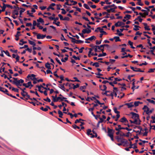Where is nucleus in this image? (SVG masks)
<instances>
[{"label": "nucleus", "mask_w": 155, "mask_h": 155, "mask_svg": "<svg viewBox=\"0 0 155 155\" xmlns=\"http://www.w3.org/2000/svg\"><path fill=\"white\" fill-rule=\"evenodd\" d=\"M21 94L25 98L27 95V93L25 91H23L21 92Z\"/></svg>", "instance_id": "e433bc0d"}, {"label": "nucleus", "mask_w": 155, "mask_h": 155, "mask_svg": "<svg viewBox=\"0 0 155 155\" xmlns=\"http://www.w3.org/2000/svg\"><path fill=\"white\" fill-rule=\"evenodd\" d=\"M13 79L14 80L13 84L15 85L18 87L19 88V86H21L24 82L23 79H18L17 78H13Z\"/></svg>", "instance_id": "f03ea898"}, {"label": "nucleus", "mask_w": 155, "mask_h": 155, "mask_svg": "<svg viewBox=\"0 0 155 155\" xmlns=\"http://www.w3.org/2000/svg\"><path fill=\"white\" fill-rule=\"evenodd\" d=\"M123 143L124 144H123L124 146H127V145H128V143L127 141V140L125 141L124 140V142Z\"/></svg>", "instance_id": "774afa93"}, {"label": "nucleus", "mask_w": 155, "mask_h": 155, "mask_svg": "<svg viewBox=\"0 0 155 155\" xmlns=\"http://www.w3.org/2000/svg\"><path fill=\"white\" fill-rule=\"evenodd\" d=\"M124 23L123 22L121 21H118L115 24V25L117 27L120 26H123L124 25Z\"/></svg>", "instance_id": "9d476101"}, {"label": "nucleus", "mask_w": 155, "mask_h": 155, "mask_svg": "<svg viewBox=\"0 0 155 155\" xmlns=\"http://www.w3.org/2000/svg\"><path fill=\"white\" fill-rule=\"evenodd\" d=\"M137 48H141V49H145V48H143V46L141 44H140V45H137Z\"/></svg>", "instance_id": "0e129e2a"}, {"label": "nucleus", "mask_w": 155, "mask_h": 155, "mask_svg": "<svg viewBox=\"0 0 155 155\" xmlns=\"http://www.w3.org/2000/svg\"><path fill=\"white\" fill-rule=\"evenodd\" d=\"M61 10L62 11L61 12V13L62 14H66V12L65 10H64V8H62L61 9Z\"/></svg>", "instance_id": "338daca9"}, {"label": "nucleus", "mask_w": 155, "mask_h": 155, "mask_svg": "<svg viewBox=\"0 0 155 155\" xmlns=\"http://www.w3.org/2000/svg\"><path fill=\"white\" fill-rule=\"evenodd\" d=\"M37 21L38 22H39L43 24L44 22L43 19L41 18H39L37 20Z\"/></svg>", "instance_id": "cd10ccee"}, {"label": "nucleus", "mask_w": 155, "mask_h": 155, "mask_svg": "<svg viewBox=\"0 0 155 155\" xmlns=\"http://www.w3.org/2000/svg\"><path fill=\"white\" fill-rule=\"evenodd\" d=\"M46 107L44 108L43 107H41L40 108V109L41 110L44 111H47L48 110V108L50 110L51 109L50 107L48 106H46Z\"/></svg>", "instance_id": "dca6fc26"}, {"label": "nucleus", "mask_w": 155, "mask_h": 155, "mask_svg": "<svg viewBox=\"0 0 155 155\" xmlns=\"http://www.w3.org/2000/svg\"><path fill=\"white\" fill-rule=\"evenodd\" d=\"M124 105L127 106L128 108H131L134 106L133 102L126 103L124 104Z\"/></svg>", "instance_id": "ddd939ff"}, {"label": "nucleus", "mask_w": 155, "mask_h": 155, "mask_svg": "<svg viewBox=\"0 0 155 155\" xmlns=\"http://www.w3.org/2000/svg\"><path fill=\"white\" fill-rule=\"evenodd\" d=\"M20 32L18 31L17 32V34L16 35H15V37H16V38L15 39V40L16 41H18L19 39V36L20 35L19 34L20 33Z\"/></svg>", "instance_id": "aec40b11"}, {"label": "nucleus", "mask_w": 155, "mask_h": 155, "mask_svg": "<svg viewBox=\"0 0 155 155\" xmlns=\"http://www.w3.org/2000/svg\"><path fill=\"white\" fill-rule=\"evenodd\" d=\"M58 114L59 115V117L60 118H62V116L63 114L62 112L60 110H59L58 111Z\"/></svg>", "instance_id": "a878e982"}, {"label": "nucleus", "mask_w": 155, "mask_h": 155, "mask_svg": "<svg viewBox=\"0 0 155 155\" xmlns=\"http://www.w3.org/2000/svg\"><path fill=\"white\" fill-rule=\"evenodd\" d=\"M72 85L73 86V87L74 89L77 88L78 87H79V84H77L76 85H74V84H72Z\"/></svg>", "instance_id": "58836bf2"}, {"label": "nucleus", "mask_w": 155, "mask_h": 155, "mask_svg": "<svg viewBox=\"0 0 155 155\" xmlns=\"http://www.w3.org/2000/svg\"><path fill=\"white\" fill-rule=\"evenodd\" d=\"M148 15V12H145L143 13L142 15V17L145 18L146 16L147 15Z\"/></svg>", "instance_id": "5fc2aeb1"}, {"label": "nucleus", "mask_w": 155, "mask_h": 155, "mask_svg": "<svg viewBox=\"0 0 155 155\" xmlns=\"http://www.w3.org/2000/svg\"><path fill=\"white\" fill-rule=\"evenodd\" d=\"M104 46H107V48H108L109 47V45L107 44H104V45H101L100 46H97L98 48L100 49V48H104Z\"/></svg>", "instance_id": "412c9836"}, {"label": "nucleus", "mask_w": 155, "mask_h": 155, "mask_svg": "<svg viewBox=\"0 0 155 155\" xmlns=\"http://www.w3.org/2000/svg\"><path fill=\"white\" fill-rule=\"evenodd\" d=\"M130 68L132 70L134 71L135 72H144V71L141 70L140 69V68H137L136 67H133L130 66Z\"/></svg>", "instance_id": "39448f33"}, {"label": "nucleus", "mask_w": 155, "mask_h": 155, "mask_svg": "<svg viewBox=\"0 0 155 155\" xmlns=\"http://www.w3.org/2000/svg\"><path fill=\"white\" fill-rule=\"evenodd\" d=\"M117 126L118 127H115V130H119L124 129L123 127H121V125H118Z\"/></svg>", "instance_id": "4be33fe9"}, {"label": "nucleus", "mask_w": 155, "mask_h": 155, "mask_svg": "<svg viewBox=\"0 0 155 155\" xmlns=\"http://www.w3.org/2000/svg\"><path fill=\"white\" fill-rule=\"evenodd\" d=\"M75 129L77 128L78 129H80V128L79 126H77L76 124H74L72 126Z\"/></svg>", "instance_id": "864d4df0"}, {"label": "nucleus", "mask_w": 155, "mask_h": 155, "mask_svg": "<svg viewBox=\"0 0 155 155\" xmlns=\"http://www.w3.org/2000/svg\"><path fill=\"white\" fill-rule=\"evenodd\" d=\"M154 70H155V68L153 69H150L149 70V71H148V73H151L153 72H154Z\"/></svg>", "instance_id": "680f3d73"}, {"label": "nucleus", "mask_w": 155, "mask_h": 155, "mask_svg": "<svg viewBox=\"0 0 155 155\" xmlns=\"http://www.w3.org/2000/svg\"><path fill=\"white\" fill-rule=\"evenodd\" d=\"M37 27L39 28L40 29H42L43 28V27L41 25H40V23H38L37 24Z\"/></svg>", "instance_id": "bf43d9fd"}, {"label": "nucleus", "mask_w": 155, "mask_h": 155, "mask_svg": "<svg viewBox=\"0 0 155 155\" xmlns=\"http://www.w3.org/2000/svg\"><path fill=\"white\" fill-rule=\"evenodd\" d=\"M143 24L144 26V28L145 30L147 31H149L150 30V28H149V26L147 25V23H143Z\"/></svg>", "instance_id": "4468645a"}, {"label": "nucleus", "mask_w": 155, "mask_h": 155, "mask_svg": "<svg viewBox=\"0 0 155 155\" xmlns=\"http://www.w3.org/2000/svg\"><path fill=\"white\" fill-rule=\"evenodd\" d=\"M84 120L81 119H77L75 121L74 123L75 124H77V123L81 122V121H83Z\"/></svg>", "instance_id": "49530a36"}, {"label": "nucleus", "mask_w": 155, "mask_h": 155, "mask_svg": "<svg viewBox=\"0 0 155 155\" xmlns=\"http://www.w3.org/2000/svg\"><path fill=\"white\" fill-rule=\"evenodd\" d=\"M146 107L147 108V110L146 111V113L147 114H150L152 112V110H150L149 108L147 107L146 106H144L143 109L144 108Z\"/></svg>", "instance_id": "f3484780"}, {"label": "nucleus", "mask_w": 155, "mask_h": 155, "mask_svg": "<svg viewBox=\"0 0 155 155\" xmlns=\"http://www.w3.org/2000/svg\"><path fill=\"white\" fill-rule=\"evenodd\" d=\"M114 112L117 114H120V112L117 111V109L116 107H114Z\"/></svg>", "instance_id": "4c0bfd02"}, {"label": "nucleus", "mask_w": 155, "mask_h": 155, "mask_svg": "<svg viewBox=\"0 0 155 155\" xmlns=\"http://www.w3.org/2000/svg\"><path fill=\"white\" fill-rule=\"evenodd\" d=\"M27 14L28 15L30 16L33 17H34V16L33 15L32 13H30L29 11H27Z\"/></svg>", "instance_id": "de8ad7c7"}, {"label": "nucleus", "mask_w": 155, "mask_h": 155, "mask_svg": "<svg viewBox=\"0 0 155 155\" xmlns=\"http://www.w3.org/2000/svg\"><path fill=\"white\" fill-rule=\"evenodd\" d=\"M147 100L149 102L151 103H152L154 104H155V102L154 101H153V100H151L150 99H147Z\"/></svg>", "instance_id": "8fccbe9b"}, {"label": "nucleus", "mask_w": 155, "mask_h": 155, "mask_svg": "<svg viewBox=\"0 0 155 155\" xmlns=\"http://www.w3.org/2000/svg\"><path fill=\"white\" fill-rule=\"evenodd\" d=\"M131 17V16L129 15H126L124 17V19H130Z\"/></svg>", "instance_id": "72a5a7b5"}, {"label": "nucleus", "mask_w": 155, "mask_h": 155, "mask_svg": "<svg viewBox=\"0 0 155 155\" xmlns=\"http://www.w3.org/2000/svg\"><path fill=\"white\" fill-rule=\"evenodd\" d=\"M13 14L18 15V12L17 10H15L13 12Z\"/></svg>", "instance_id": "4d7b16f0"}, {"label": "nucleus", "mask_w": 155, "mask_h": 155, "mask_svg": "<svg viewBox=\"0 0 155 155\" xmlns=\"http://www.w3.org/2000/svg\"><path fill=\"white\" fill-rule=\"evenodd\" d=\"M3 51L5 53V54H6L8 56H11L10 55L8 51H4L3 50Z\"/></svg>", "instance_id": "3c124183"}, {"label": "nucleus", "mask_w": 155, "mask_h": 155, "mask_svg": "<svg viewBox=\"0 0 155 155\" xmlns=\"http://www.w3.org/2000/svg\"><path fill=\"white\" fill-rule=\"evenodd\" d=\"M138 1L137 3V4L140 5V6H143V4L141 2V0H137Z\"/></svg>", "instance_id": "f704fd0d"}, {"label": "nucleus", "mask_w": 155, "mask_h": 155, "mask_svg": "<svg viewBox=\"0 0 155 155\" xmlns=\"http://www.w3.org/2000/svg\"><path fill=\"white\" fill-rule=\"evenodd\" d=\"M93 48L94 49L95 52H97L98 51L97 49L98 48L97 46H94Z\"/></svg>", "instance_id": "13d9d810"}, {"label": "nucleus", "mask_w": 155, "mask_h": 155, "mask_svg": "<svg viewBox=\"0 0 155 155\" xmlns=\"http://www.w3.org/2000/svg\"><path fill=\"white\" fill-rule=\"evenodd\" d=\"M84 7L87 9L90 10V8L86 4H84Z\"/></svg>", "instance_id": "a18cd8bd"}, {"label": "nucleus", "mask_w": 155, "mask_h": 155, "mask_svg": "<svg viewBox=\"0 0 155 155\" xmlns=\"http://www.w3.org/2000/svg\"><path fill=\"white\" fill-rule=\"evenodd\" d=\"M51 97L52 98L54 102H57L59 101L58 100V97L56 98L54 96H52Z\"/></svg>", "instance_id": "bb28decb"}, {"label": "nucleus", "mask_w": 155, "mask_h": 155, "mask_svg": "<svg viewBox=\"0 0 155 155\" xmlns=\"http://www.w3.org/2000/svg\"><path fill=\"white\" fill-rule=\"evenodd\" d=\"M119 122L121 123H128V121L126 118L125 117H123L121 118L119 121Z\"/></svg>", "instance_id": "9b49d317"}, {"label": "nucleus", "mask_w": 155, "mask_h": 155, "mask_svg": "<svg viewBox=\"0 0 155 155\" xmlns=\"http://www.w3.org/2000/svg\"><path fill=\"white\" fill-rule=\"evenodd\" d=\"M100 89L102 91H105L107 89V87L105 85L102 86L100 85L99 86Z\"/></svg>", "instance_id": "6ab92c4d"}, {"label": "nucleus", "mask_w": 155, "mask_h": 155, "mask_svg": "<svg viewBox=\"0 0 155 155\" xmlns=\"http://www.w3.org/2000/svg\"><path fill=\"white\" fill-rule=\"evenodd\" d=\"M130 114L132 115V118L134 120L135 122L138 123V125L140 124L141 121L140 120L139 115L133 112H131Z\"/></svg>", "instance_id": "f257e3e1"}, {"label": "nucleus", "mask_w": 155, "mask_h": 155, "mask_svg": "<svg viewBox=\"0 0 155 155\" xmlns=\"http://www.w3.org/2000/svg\"><path fill=\"white\" fill-rule=\"evenodd\" d=\"M82 32L83 34H89L91 32V29H83Z\"/></svg>", "instance_id": "f8f14e48"}, {"label": "nucleus", "mask_w": 155, "mask_h": 155, "mask_svg": "<svg viewBox=\"0 0 155 155\" xmlns=\"http://www.w3.org/2000/svg\"><path fill=\"white\" fill-rule=\"evenodd\" d=\"M116 138L118 142H120L122 143L124 142L125 140L122 138H121L119 136H117L116 137Z\"/></svg>", "instance_id": "6e6552de"}, {"label": "nucleus", "mask_w": 155, "mask_h": 155, "mask_svg": "<svg viewBox=\"0 0 155 155\" xmlns=\"http://www.w3.org/2000/svg\"><path fill=\"white\" fill-rule=\"evenodd\" d=\"M84 42V41L80 40H76V44H79L80 43H83Z\"/></svg>", "instance_id": "e2e57ef3"}, {"label": "nucleus", "mask_w": 155, "mask_h": 155, "mask_svg": "<svg viewBox=\"0 0 155 155\" xmlns=\"http://www.w3.org/2000/svg\"><path fill=\"white\" fill-rule=\"evenodd\" d=\"M20 9L21 10L20 11V15H21L22 13L24 12V11L25 10V9L22 8H20Z\"/></svg>", "instance_id": "c03bdc74"}, {"label": "nucleus", "mask_w": 155, "mask_h": 155, "mask_svg": "<svg viewBox=\"0 0 155 155\" xmlns=\"http://www.w3.org/2000/svg\"><path fill=\"white\" fill-rule=\"evenodd\" d=\"M45 67L49 69H51L50 64L48 63H47L45 64Z\"/></svg>", "instance_id": "2f4dec72"}, {"label": "nucleus", "mask_w": 155, "mask_h": 155, "mask_svg": "<svg viewBox=\"0 0 155 155\" xmlns=\"http://www.w3.org/2000/svg\"><path fill=\"white\" fill-rule=\"evenodd\" d=\"M114 38L115 39V41L116 42L120 41V38L119 37L115 36L114 37Z\"/></svg>", "instance_id": "473e14b6"}, {"label": "nucleus", "mask_w": 155, "mask_h": 155, "mask_svg": "<svg viewBox=\"0 0 155 155\" xmlns=\"http://www.w3.org/2000/svg\"><path fill=\"white\" fill-rule=\"evenodd\" d=\"M139 103H140V102L139 101L135 102L134 104H133L134 106L135 107L138 106L139 105Z\"/></svg>", "instance_id": "09e8293b"}, {"label": "nucleus", "mask_w": 155, "mask_h": 155, "mask_svg": "<svg viewBox=\"0 0 155 155\" xmlns=\"http://www.w3.org/2000/svg\"><path fill=\"white\" fill-rule=\"evenodd\" d=\"M0 91L5 94L8 92V91L7 90L1 86H0Z\"/></svg>", "instance_id": "2eb2a0df"}, {"label": "nucleus", "mask_w": 155, "mask_h": 155, "mask_svg": "<svg viewBox=\"0 0 155 155\" xmlns=\"http://www.w3.org/2000/svg\"><path fill=\"white\" fill-rule=\"evenodd\" d=\"M96 38V37L94 36H93L91 37L90 38H89L87 39H86V40H89L91 41H92L93 39H95Z\"/></svg>", "instance_id": "393cba45"}, {"label": "nucleus", "mask_w": 155, "mask_h": 155, "mask_svg": "<svg viewBox=\"0 0 155 155\" xmlns=\"http://www.w3.org/2000/svg\"><path fill=\"white\" fill-rule=\"evenodd\" d=\"M92 65L93 66H95L96 67H99V63L97 62H96L92 64Z\"/></svg>", "instance_id": "79ce46f5"}, {"label": "nucleus", "mask_w": 155, "mask_h": 155, "mask_svg": "<svg viewBox=\"0 0 155 155\" xmlns=\"http://www.w3.org/2000/svg\"><path fill=\"white\" fill-rule=\"evenodd\" d=\"M120 114H117L116 118L114 119L115 121H117L118 120V119L120 118Z\"/></svg>", "instance_id": "ea45409f"}, {"label": "nucleus", "mask_w": 155, "mask_h": 155, "mask_svg": "<svg viewBox=\"0 0 155 155\" xmlns=\"http://www.w3.org/2000/svg\"><path fill=\"white\" fill-rule=\"evenodd\" d=\"M92 131L91 129H88L87 130L86 134L87 135L91 138H93L95 137L94 135L91 133Z\"/></svg>", "instance_id": "20e7f679"}, {"label": "nucleus", "mask_w": 155, "mask_h": 155, "mask_svg": "<svg viewBox=\"0 0 155 155\" xmlns=\"http://www.w3.org/2000/svg\"><path fill=\"white\" fill-rule=\"evenodd\" d=\"M29 43L31 45H32L33 46H35L36 45L35 43L33 41H32L29 40L28 41Z\"/></svg>", "instance_id": "7c9ffc66"}, {"label": "nucleus", "mask_w": 155, "mask_h": 155, "mask_svg": "<svg viewBox=\"0 0 155 155\" xmlns=\"http://www.w3.org/2000/svg\"><path fill=\"white\" fill-rule=\"evenodd\" d=\"M46 37L45 35H41L40 34H38L37 35V38L38 39H43Z\"/></svg>", "instance_id": "1a4fd4ad"}, {"label": "nucleus", "mask_w": 155, "mask_h": 155, "mask_svg": "<svg viewBox=\"0 0 155 155\" xmlns=\"http://www.w3.org/2000/svg\"><path fill=\"white\" fill-rule=\"evenodd\" d=\"M135 20H138L140 22H141L143 19L141 18V16H138L137 18L135 19Z\"/></svg>", "instance_id": "37998d69"}, {"label": "nucleus", "mask_w": 155, "mask_h": 155, "mask_svg": "<svg viewBox=\"0 0 155 155\" xmlns=\"http://www.w3.org/2000/svg\"><path fill=\"white\" fill-rule=\"evenodd\" d=\"M107 130L108 136L110 138L111 140L113 141L114 140V131L112 129H111L109 127L107 128Z\"/></svg>", "instance_id": "7ed1b4c3"}, {"label": "nucleus", "mask_w": 155, "mask_h": 155, "mask_svg": "<svg viewBox=\"0 0 155 155\" xmlns=\"http://www.w3.org/2000/svg\"><path fill=\"white\" fill-rule=\"evenodd\" d=\"M58 17H59L60 19L61 20H64V18H63V16L61 14H59L58 15Z\"/></svg>", "instance_id": "69168bd1"}, {"label": "nucleus", "mask_w": 155, "mask_h": 155, "mask_svg": "<svg viewBox=\"0 0 155 155\" xmlns=\"http://www.w3.org/2000/svg\"><path fill=\"white\" fill-rule=\"evenodd\" d=\"M12 57L13 58H15L16 59L17 61H19V56L18 55H16L15 54H12Z\"/></svg>", "instance_id": "a211bd4d"}, {"label": "nucleus", "mask_w": 155, "mask_h": 155, "mask_svg": "<svg viewBox=\"0 0 155 155\" xmlns=\"http://www.w3.org/2000/svg\"><path fill=\"white\" fill-rule=\"evenodd\" d=\"M3 6H2L1 5H0V7L2 8V11L3 12H4L5 11L6 7L5 6V4L4 3H3Z\"/></svg>", "instance_id": "5701e85b"}, {"label": "nucleus", "mask_w": 155, "mask_h": 155, "mask_svg": "<svg viewBox=\"0 0 155 155\" xmlns=\"http://www.w3.org/2000/svg\"><path fill=\"white\" fill-rule=\"evenodd\" d=\"M35 75L33 74H28L27 76V78H30V79L32 80H37V79L35 77Z\"/></svg>", "instance_id": "423d86ee"}, {"label": "nucleus", "mask_w": 155, "mask_h": 155, "mask_svg": "<svg viewBox=\"0 0 155 155\" xmlns=\"http://www.w3.org/2000/svg\"><path fill=\"white\" fill-rule=\"evenodd\" d=\"M55 5L56 4L55 3H53L50 4L49 7H50L51 8H52V9H51L54 10V8L53 7L55 6Z\"/></svg>", "instance_id": "a19ab883"}, {"label": "nucleus", "mask_w": 155, "mask_h": 155, "mask_svg": "<svg viewBox=\"0 0 155 155\" xmlns=\"http://www.w3.org/2000/svg\"><path fill=\"white\" fill-rule=\"evenodd\" d=\"M57 97L58 99V101H64V99H66V97Z\"/></svg>", "instance_id": "b1692460"}, {"label": "nucleus", "mask_w": 155, "mask_h": 155, "mask_svg": "<svg viewBox=\"0 0 155 155\" xmlns=\"http://www.w3.org/2000/svg\"><path fill=\"white\" fill-rule=\"evenodd\" d=\"M25 98L26 100L29 99L30 100L32 101V99L30 98V96L29 95H28V94H27Z\"/></svg>", "instance_id": "603ef678"}, {"label": "nucleus", "mask_w": 155, "mask_h": 155, "mask_svg": "<svg viewBox=\"0 0 155 155\" xmlns=\"http://www.w3.org/2000/svg\"><path fill=\"white\" fill-rule=\"evenodd\" d=\"M107 11L108 13H110V12H114L115 11L114 8H111L110 9H107Z\"/></svg>", "instance_id": "c85d7f7f"}, {"label": "nucleus", "mask_w": 155, "mask_h": 155, "mask_svg": "<svg viewBox=\"0 0 155 155\" xmlns=\"http://www.w3.org/2000/svg\"><path fill=\"white\" fill-rule=\"evenodd\" d=\"M69 38L70 39H71V42H72L76 43V39L75 38L71 37H70Z\"/></svg>", "instance_id": "052dcab7"}, {"label": "nucleus", "mask_w": 155, "mask_h": 155, "mask_svg": "<svg viewBox=\"0 0 155 155\" xmlns=\"http://www.w3.org/2000/svg\"><path fill=\"white\" fill-rule=\"evenodd\" d=\"M106 55H107V54H106V53L103 52L102 54H99L98 55V57H101L104 56H106Z\"/></svg>", "instance_id": "c9c22d12"}, {"label": "nucleus", "mask_w": 155, "mask_h": 155, "mask_svg": "<svg viewBox=\"0 0 155 155\" xmlns=\"http://www.w3.org/2000/svg\"><path fill=\"white\" fill-rule=\"evenodd\" d=\"M135 28H134V30L135 31H137L139 30V28L140 27L137 25H134Z\"/></svg>", "instance_id": "6e6d98bb"}, {"label": "nucleus", "mask_w": 155, "mask_h": 155, "mask_svg": "<svg viewBox=\"0 0 155 155\" xmlns=\"http://www.w3.org/2000/svg\"><path fill=\"white\" fill-rule=\"evenodd\" d=\"M22 85L26 88H28L30 86H31V87L30 88L33 87V85H32L31 83V81L28 82L27 84L23 83Z\"/></svg>", "instance_id": "0eeeda50"}, {"label": "nucleus", "mask_w": 155, "mask_h": 155, "mask_svg": "<svg viewBox=\"0 0 155 155\" xmlns=\"http://www.w3.org/2000/svg\"><path fill=\"white\" fill-rule=\"evenodd\" d=\"M128 43L131 46L130 47L131 48L133 49L135 48V47L133 46V43L132 42H131L129 40L128 41Z\"/></svg>", "instance_id": "c756f323"}]
</instances>
